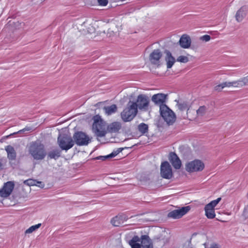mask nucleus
<instances>
[{"mask_svg":"<svg viewBox=\"0 0 248 248\" xmlns=\"http://www.w3.org/2000/svg\"><path fill=\"white\" fill-rule=\"evenodd\" d=\"M179 44L180 46L184 48H189L191 44L190 37L186 35H183L180 39Z\"/></svg>","mask_w":248,"mask_h":248,"instance_id":"obj_18","label":"nucleus"},{"mask_svg":"<svg viewBox=\"0 0 248 248\" xmlns=\"http://www.w3.org/2000/svg\"><path fill=\"white\" fill-rule=\"evenodd\" d=\"M177 106L178 108V115L181 119L188 118L187 111L189 110L190 105L187 102H177Z\"/></svg>","mask_w":248,"mask_h":248,"instance_id":"obj_12","label":"nucleus"},{"mask_svg":"<svg viewBox=\"0 0 248 248\" xmlns=\"http://www.w3.org/2000/svg\"><path fill=\"white\" fill-rule=\"evenodd\" d=\"M162 56V54L159 49H155L150 54L149 60L152 64L159 66L160 65V59Z\"/></svg>","mask_w":248,"mask_h":248,"instance_id":"obj_14","label":"nucleus"},{"mask_svg":"<svg viewBox=\"0 0 248 248\" xmlns=\"http://www.w3.org/2000/svg\"><path fill=\"white\" fill-rule=\"evenodd\" d=\"M150 99L145 94H140L138 96L136 102H132V104L136 105V108L138 109L143 111H147L149 109Z\"/></svg>","mask_w":248,"mask_h":248,"instance_id":"obj_6","label":"nucleus"},{"mask_svg":"<svg viewBox=\"0 0 248 248\" xmlns=\"http://www.w3.org/2000/svg\"><path fill=\"white\" fill-rule=\"evenodd\" d=\"M161 176L165 179H170L173 176L171 167L168 161L162 163L160 166Z\"/></svg>","mask_w":248,"mask_h":248,"instance_id":"obj_10","label":"nucleus"},{"mask_svg":"<svg viewBox=\"0 0 248 248\" xmlns=\"http://www.w3.org/2000/svg\"><path fill=\"white\" fill-rule=\"evenodd\" d=\"M122 127L121 124L118 122H115L109 124L107 127V133H117Z\"/></svg>","mask_w":248,"mask_h":248,"instance_id":"obj_19","label":"nucleus"},{"mask_svg":"<svg viewBox=\"0 0 248 248\" xmlns=\"http://www.w3.org/2000/svg\"><path fill=\"white\" fill-rule=\"evenodd\" d=\"M159 111L161 116L168 124L171 125L175 122V114L166 105H161Z\"/></svg>","mask_w":248,"mask_h":248,"instance_id":"obj_4","label":"nucleus"},{"mask_svg":"<svg viewBox=\"0 0 248 248\" xmlns=\"http://www.w3.org/2000/svg\"><path fill=\"white\" fill-rule=\"evenodd\" d=\"M59 147L62 150L67 151L74 145V141L72 137L67 134H60L58 138Z\"/></svg>","mask_w":248,"mask_h":248,"instance_id":"obj_5","label":"nucleus"},{"mask_svg":"<svg viewBox=\"0 0 248 248\" xmlns=\"http://www.w3.org/2000/svg\"><path fill=\"white\" fill-rule=\"evenodd\" d=\"M232 86V82H225L220 84L216 86L215 88L217 91H220L223 88L225 87Z\"/></svg>","mask_w":248,"mask_h":248,"instance_id":"obj_28","label":"nucleus"},{"mask_svg":"<svg viewBox=\"0 0 248 248\" xmlns=\"http://www.w3.org/2000/svg\"><path fill=\"white\" fill-rule=\"evenodd\" d=\"M123 222V217L121 216H115L111 220V223L114 226H119Z\"/></svg>","mask_w":248,"mask_h":248,"instance_id":"obj_25","label":"nucleus"},{"mask_svg":"<svg viewBox=\"0 0 248 248\" xmlns=\"http://www.w3.org/2000/svg\"><path fill=\"white\" fill-rule=\"evenodd\" d=\"M30 130V128H24L22 130L25 131V130Z\"/></svg>","mask_w":248,"mask_h":248,"instance_id":"obj_42","label":"nucleus"},{"mask_svg":"<svg viewBox=\"0 0 248 248\" xmlns=\"http://www.w3.org/2000/svg\"><path fill=\"white\" fill-rule=\"evenodd\" d=\"M169 160L175 169L178 170L181 168V161L175 153L171 152L170 154Z\"/></svg>","mask_w":248,"mask_h":248,"instance_id":"obj_15","label":"nucleus"},{"mask_svg":"<svg viewBox=\"0 0 248 248\" xmlns=\"http://www.w3.org/2000/svg\"><path fill=\"white\" fill-rule=\"evenodd\" d=\"M248 10V7L247 6H242L236 13V20L239 22L242 21L246 16Z\"/></svg>","mask_w":248,"mask_h":248,"instance_id":"obj_16","label":"nucleus"},{"mask_svg":"<svg viewBox=\"0 0 248 248\" xmlns=\"http://www.w3.org/2000/svg\"><path fill=\"white\" fill-rule=\"evenodd\" d=\"M41 225V224L39 223L38 224L31 226V227H30L29 228L26 230L25 233H30L32 232L33 231H35L36 230L40 228Z\"/></svg>","mask_w":248,"mask_h":248,"instance_id":"obj_29","label":"nucleus"},{"mask_svg":"<svg viewBox=\"0 0 248 248\" xmlns=\"http://www.w3.org/2000/svg\"><path fill=\"white\" fill-rule=\"evenodd\" d=\"M166 95L163 93H158L154 94L152 97V100L155 104L159 105L160 106L164 104Z\"/></svg>","mask_w":248,"mask_h":248,"instance_id":"obj_20","label":"nucleus"},{"mask_svg":"<svg viewBox=\"0 0 248 248\" xmlns=\"http://www.w3.org/2000/svg\"><path fill=\"white\" fill-rule=\"evenodd\" d=\"M207 111V108L205 106H201L197 110V114L198 116H202L205 114Z\"/></svg>","mask_w":248,"mask_h":248,"instance_id":"obj_30","label":"nucleus"},{"mask_svg":"<svg viewBox=\"0 0 248 248\" xmlns=\"http://www.w3.org/2000/svg\"><path fill=\"white\" fill-rule=\"evenodd\" d=\"M103 109L107 115H110L116 112L117 107L115 104H113L110 106L104 107Z\"/></svg>","mask_w":248,"mask_h":248,"instance_id":"obj_24","label":"nucleus"},{"mask_svg":"<svg viewBox=\"0 0 248 248\" xmlns=\"http://www.w3.org/2000/svg\"><path fill=\"white\" fill-rule=\"evenodd\" d=\"M221 200V198L219 197L216 200L211 201L210 203L205 205L204 207L205 215L208 218L213 219L215 217L216 214L215 207Z\"/></svg>","mask_w":248,"mask_h":248,"instance_id":"obj_7","label":"nucleus"},{"mask_svg":"<svg viewBox=\"0 0 248 248\" xmlns=\"http://www.w3.org/2000/svg\"><path fill=\"white\" fill-rule=\"evenodd\" d=\"M15 186L14 182L8 181L4 183L3 187L0 189V196L1 197L6 198L12 193Z\"/></svg>","mask_w":248,"mask_h":248,"instance_id":"obj_13","label":"nucleus"},{"mask_svg":"<svg viewBox=\"0 0 248 248\" xmlns=\"http://www.w3.org/2000/svg\"><path fill=\"white\" fill-rule=\"evenodd\" d=\"M190 210L189 206L183 207L181 208L174 210L168 214V217L173 219H179L186 215Z\"/></svg>","mask_w":248,"mask_h":248,"instance_id":"obj_11","label":"nucleus"},{"mask_svg":"<svg viewBox=\"0 0 248 248\" xmlns=\"http://www.w3.org/2000/svg\"><path fill=\"white\" fill-rule=\"evenodd\" d=\"M177 61L180 62L186 63L188 61V58L185 56H180L177 59Z\"/></svg>","mask_w":248,"mask_h":248,"instance_id":"obj_34","label":"nucleus"},{"mask_svg":"<svg viewBox=\"0 0 248 248\" xmlns=\"http://www.w3.org/2000/svg\"><path fill=\"white\" fill-rule=\"evenodd\" d=\"M138 130L142 134H145L148 132V126L146 124L141 123L138 126Z\"/></svg>","mask_w":248,"mask_h":248,"instance_id":"obj_27","label":"nucleus"},{"mask_svg":"<svg viewBox=\"0 0 248 248\" xmlns=\"http://www.w3.org/2000/svg\"><path fill=\"white\" fill-rule=\"evenodd\" d=\"M29 153L35 160H41L46 155L44 145L40 143L34 142L29 148Z\"/></svg>","mask_w":248,"mask_h":248,"instance_id":"obj_1","label":"nucleus"},{"mask_svg":"<svg viewBox=\"0 0 248 248\" xmlns=\"http://www.w3.org/2000/svg\"><path fill=\"white\" fill-rule=\"evenodd\" d=\"M61 151L58 149H55L51 150L47 153V158L49 159H57L60 157Z\"/></svg>","mask_w":248,"mask_h":248,"instance_id":"obj_22","label":"nucleus"},{"mask_svg":"<svg viewBox=\"0 0 248 248\" xmlns=\"http://www.w3.org/2000/svg\"><path fill=\"white\" fill-rule=\"evenodd\" d=\"M108 157H107V155L106 156H99L96 158V159H101L102 160H105L107 158H108Z\"/></svg>","mask_w":248,"mask_h":248,"instance_id":"obj_39","label":"nucleus"},{"mask_svg":"<svg viewBox=\"0 0 248 248\" xmlns=\"http://www.w3.org/2000/svg\"><path fill=\"white\" fill-rule=\"evenodd\" d=\"M73 138L74 142L79 146L87 145L91 142L90 138L82 132L75 133Z\"/></svg>","mask_w":248,"mask_h":248,"instance_id":"obj_8","label":"nucleus"},{"mask_svg":"<svg viewBox=\"0 0 248 248\" xmlns=\"http://www.w3.org/2000/svg\"><path fill=\"white\" fill-rule=\"evenodd\" d=\"M124 150L123 148H119L116 150H114L110 154L107 155L109 158H112L116 156L118 154Z\"/></svg>","mask_w":248,"mask_h":248,"instance_id":"obj_31","label":"nucleus"},{"mask_svg":"<svg viewBox=\"0 0 248 248\" xmlns=\"http://www.w3.org/2000/svg\"><path fill=\"white\" fill-rule=\"evenodd\" d=\"M142 248H153V245H143Z\"/></svg>","mask_w":248,"mask_h":248,"instance_id":"obj_40","label":"nucleus"},{"mask_svg":"<svg viewBox=\"0 0 248 248\" xmlns=\"http://www.w3.org/2000/svg\"><path fill=\"white\" fill-rule=\"evenodd\" d=\"M204 168V163L200 160L196 159L187 163L186 165V171L189 172L200 171Z\"/></svg>","mask_w":248,"mask_h":248,"instance_id":"obj_9","label":"nucleus"},{"mask_svg":"<svg viewBox=\"0 0 248 248\" xmlns=\"http://www.w3.org/2000/svg\"><path fill=\"white\" fill-rule=\"evenodd\" d=\"M140 241V238L137 235H135L129 241V244L131 247V248H141V245L138 243Z\"/></svg>","mask_w":248,"mask_h":248,"instance_id":"obj_23","label":"nucleus"},{"mask_svg":"<svg viewBox=\"0 0 248 248\" xmlns=\"http://www.w3.org/2000/svg\"><path fill=\"white\" fill-rule=\"evenodd\" d=\"M245 85V83L243 80L232 81V86L234 87H241Z\"/></svg>","mask_w":248,"mask_h":248,"instance_id":"obj_32","label":"nucleus"},{"mask_svg":"<svg viewBox=\"0 0 248 248\" xmlns=\"http://www.w3.org/2000/svg\"><path fill=\"white\" fill-rule=\"evenodd\" d=\"M5 150L7 153V157L10 160H15L16 157V153L14 148L11 146L8 145L5 147Z\"/></svg>","mask_w":248,"mask_h":248,"instance_id":"obj_21","label":"nucleus"},{"mask_svg":"<svg viewBox=\"0 0 248 248\" xmlns=\"http://www.w3.org/2000/svg\"><path fill=\"white\" fill-rule=\"evenodd\" d=\"M140 239L141 243V247H143V245H153L152 240L148 235H142Z\"/></svg>","mask_w":248,"mask_h":248,"instance_id":"obj_26","label":"nucleus"},{"mask_svg":"<svg viewBox=\"0 0 248 248\" xmlns=\"http://www.w3.org/2000/svg\"><path fill=\"white\" fill-rule=\"evenodd\" d=\"M94 122L93 124V130L97 137H103L107 134L105 123L100 117L96 115L93 117Z\"/></svg>","mask_w":248,"mask_h":248,"instance_id":"obj_3","label":"nucleus"},{"mask_svg":"<svg viewBox=\"0 0 248 248\" xmlns=\"http://www.w3.org/2000/svg\"><path fill=\"white\" fill-rule=\"evenodd\" d=\"M135 107L136 105L132 104V101H130L127 104V107L121 112V118L124 122L132 121L136 116L138 113V110Z\"/></svg>","mask_w":248,"mask_h":248,"instance_id":"obj_2","label":"nucleus"},{"mask_svg":"<svg viewBox=\"0 0 248 248\" xmlns=\"http://www.w3.org/2000/svg\"><path fill=\"white\" fill-rule=\"evenodd\" d=\"M205 248H220V246L215 243H212L211 244H208L207 243L204 244Z\"/></svg>","mask_w":248,"mask_h":248,"instance_id":"obj_35","label":"nucleus"},{"mask_svg":"<svg viewBox=\"0 0 248 248\" xmlns=\"http://www.w3.org/2000/svg\"><path fill=\"white\" fill-rule=\"evenodd\" d=\"M99 5L106 6L108 3V0H97Z\"/></svg>","mask_w":248,"mask_h":248,"instance_id":"obj_37","label":"nucleus"},{"mask_svg":"<svg viewBox=\"0 0 248 248\" xmlns=\"http://www.w3.org/2000/svg\"><path fill=\"white\" fill-rule=\"evenodd\" d=\"M211 39V37L209 35H204L200 37V40L205 41V42H208Z\"/></svg>","mask_w":248,"mask_h":248,"instance_id":"obj_36","label":"nucleus"},{"mask_svg":"<svg viewBox=\"0 0 248 248\" xmlns=\"http://www.w3.org/2000/svg\"><path fill=\"white\" fill-rule=\"evenodd\" d=\"M164 53L166 54L165 60L166 62L167 67L168 69L171 68L175 62V59L170 51L165 50Z\"/></svg>","mask_w":248,"mask_h":248,"instance_id":"obj_17","label":"nucleus"},{"mask_svg":"<svg viewBox=\"0 0 248 248\" xmlns=\"http://www.w3.org/2000/svg\"><path fill=\"white\" fill-rule=\"evenodd\" d=\"M2 167V163L1 159H0V169H1Z\"/></svg>","mask_w":248,"mask_h":248,"instance_id":"obj_41","label":"nucleus"},{"mask_svg":"<svg viewBox=\"0 0 248 248\" xmlns=\"http://www.w3.org/2000/svg\"><path fill=\"white\" fill-rule=\"evenodd\" d=\"M24 184L28 186H32L37 185V184H36V180L32 179H29L24 181Z\"/></svg>","mask_w":248,"mask_h":248,"instance_id":"obj_33","label":"nucleus"},{"mask_svg":"<svg viewBox=\"0 0 248 248\" xmlns=\"http://www.w3.org/2000/svg\"><path fill=\"white\" fill-rule=\"evenodd\" d=\"M36 184H37V185H36V186H38L41 188L44 187L45 186L43 183L41 181H36Z\"/></svg>","mask_w":248,"mask_h":248,"instance_id":"obj_38","label":"nucleus"}]
</instances>
